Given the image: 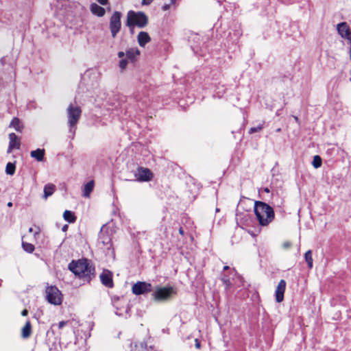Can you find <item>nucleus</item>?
Listing matches in <instances>:
<instances>
[{
	"label": "nucleus",
	"instance_id": "nucleus-1",
	"mask_svg": "<svg viewBox=\"0 0 351 351\" xmlns=\"http://www.w3.org/2000/svg\"><path fill=\"white\" fill-rule=\"evenodd\" d=\"M68 269L75 277L88 283L96 277L95 267L87 258L72 260L69 263Z\"/></svg>",
	"mask_w": 351,
	"mask_h": 351
},
{
	"label": "nucleus",
	"instance_id": "nucleus-2",
	"mask_svg": "<svg viewBox=\"0 0 351 351\" xmlns=\"http://www.w3.org/2000/svg\"><path fill=\"white\" fill-rule=\"evenodd\" d=\"M254 212L261 226H268L275 218L274 208L265 202L255 201Z\"/></svg>",
	"mask_w": 351,
	"mask_h": 351
},
{
	"label": "nucleus",
	"instance_id": "nucleus-3",
	"mask_svg": "<svg viewBox=\"0 0 351 351\" xmlns=\"http://www.w3.org/2000/svg\"><path fill=\"white\" fill-rule=\"evenodd\" d=\"M176 293V289L173 287L157 285L152 291V300L157 303H164L171 300Z\"/></svg>",
	"mask_w": 351,
	"mask_h": 351
},
{
	"label": "nucleus",
	"instance_id": "nucleus-4",
	"mask_svg": "<svg viewBox=\"0 0 351 351\" xmlns=\"http://www.w3.org/2000/svg\"><path fill=\"white\" fill-rule=\"evenodd\" d=\"M82 110L80 106H74L71 104L67 108V116H68V125H69V133L71 134L69 137L71 139L74 138L75 132L77 130L76 125L79 121L81 117Z\"/></svg>",
	"mask_w": 351,
	"mask_h": 351
},
{
	"label": "nucleus",
	"instance_id": "nucleus-5",
	"mask_svg": "<svg viewBox=\"0 0 351 351\" xmlns=\"http://www.w3.org/2000/svg\"><path fill=\"white\" fill-rule=\"evenodd\" d=\"M47 301L53 305H60L62 302V294L55 285H48L45 289Z\"/></svg>",
	"mask_w": 351,
	"mask_h": 351
},
{
	"label": "nucleus",
	"instance_id": "nucleus-6",
	"mask_svg": "<svg viewBox=\"0 0 351 351\" xmlns=\"http://www.w3.org/2000/svg\"><path fill=\"white\" fill-rule=\"evenodd\" d=\"M127 18L139 28L145 27L149 23L148 16L142 11L135 12L130 10L127 13Z\"/></svg>",
	"mask_w": 351,
	"mask_h": 351
},
{
	"label": "nucleus",
	"instance_id": "nucleus-7",
	"mask_svg": "<svg viewBox=\"0 0 351 351\" xmlns=\"http://www.w3.org/2000/svg\"><path fill=\"white\" fill-rule=\"evenodd\" d=\"M122 13L119 11H114L110 18L109 27L112 38H115L121 28V19Z\"/></svg>",
	"mask_w": 351,
	"mask_h": 351
},
{
	"label": "nucleus",
	"instance_id": "nucleus-8",
	"mask_svg": "<svg viewBox=\"0 0 351 351\" xmlns=\"http://www.w3.org/2000/svg\"><path fill=\"white\" fill-rule=\"evenodd\" d=\"M104 226L105 225H104L101 227V230L99 232L98 241L99 243L102 244L104 247L106 248V250H107V254L111 252V254L114 256L115 253L114 249L112 248V243L110 234H109L108 232L103 231V228Z\"/></svg>",
	"mask_w": 351,
	"mask_h": 351
},
{
	"label": "nucleus",
	"instance_id": "nucleus-9",
	"mask_svg": "<svg viewBox=\"0 0 351 351\" xmlns=\"http://www.w3.org/2000/svg\"><path fill=\"white\" fill-rule=\"evenodd\" d=\"M152 291V285L145 281H138L132 287V292L136 295H145Z\"/></svg>",
	"mask_w": 351,
	"mask_h": 351
},
{
	"label": "nucleus",
	"instance_id": "nucleus-10",
	"mask_svg": "<svg viewBox=\"0 0 351 351\" xmlns=\"http://www.w3.org/2000/svg\"><path fill=\"white\" fill-rule=\"evenodd\" d=\"M137 180L140 182H149L153 178L152 171L148 168L138 167L137 171L134 174Z\"/></svg>",
	"mask_w": 351,
	"mask_h": 351
},
{
	"label": "nucleus",
	"instance_id": "nucleus-11",
	"mask_svg": "<svg viewBox=\"0 0 351 351\" xmlns=\"http://www.w3.org/2000/svg\"><path fill=\"white\" fill-rule=\"evenodd\" d=\"M112 278V272L107 269H104L101 274L99 276L101 284L108 288H112L114 287V282Z\"/></svg>",
	"mask_w": 351,
	"mask_h": 351
},
{
	"label": "nucleus",
	"instance_id": "nucleus-12",
	"mask_svg": "<svg viewBox=\"0 0 351 351\" xmlns=\"http://www.w3.org/2000/svg\"><path fill=\"white\" fill-rule=\"evenodd\" d=\"M337 30L340 36L350 41L351 46V30L346 22H341L337 25Z\"/></svg>",
	"mask_w": 351,
	"mask_h": 351
},
{
	"label": "nucleus",
	"instance_id": "nucleus-13",
	"mask_svg": "<svg viewBox=\"0 0 351 351\" xmlns=\"http://www.w3.org/2000/svg\"><path fill=\"white\" fill-rule=\"evenodd\" d=\"M287 282L282 279L278 282L275 291V299L276 302L280 303L284 300V294L286 289Z\"/></svg>",
	"mask_w": 351,
	"mask_h": 351
},
{
	"label": "nucleus",
	"instance_id": "nucleus-14",
	"mask_svg": "<svg viewBox=\"0 0 351 351\" xmlns=\"http://www.w3.org/2000/svg\"><path fill=\"white\" fill-rule=\"evenodd\" d=\"M90 10L93 15L98 17H102L106 14L105 8L101 5H99L96 3H92L90 5Z\"/></svg>",
	"mask_w": 351,
	"mask_h": 351
},
{
	"label": "nucleus",
	"instance_id": "nucleus-15",
	"mask_svg": "<svg viewBox=\"0 0 351 351\" xmlns=\"http://www.w3.org/2000/svg\"><path fill=\"white\" fill-rule=\"evenodd\" d=\"M137 41L140 47H144L151 41V37L147 32H140L137 36Z\"/></svg>",
	"mask_w": 351,
	"mask_h": 351
},
{
	"label": "nucleus",
	"instance_id": "nucleus-16",
	"mask_svg": "<svg viewBox=\"0 0 351 351\" xmlns=\"http://www.w3.org/2000/svg\"><path fill=\"white\" fill-rule=\"evenodd\" d=\"M45 154V149L37 148L36 149L30 152V156L38 162H42L44 160Z\"/></svg>",
	"mask_w": 351,
	"mask_h": 351
},
{
	"label": "nucleus",
	"instance_id": "nucleus-17",
	"mask_svg": "<svg viewBox=\"0 0 351 351\" xmlns=\"http://www.w3.org/2000/svg\"><path fill=\"white\" fill-rule=\"evenodd\" d=\"M141 53L138 48H130L125 51L126 58L129 61L134 62L136 60V56Z\"/></svg>",
	"mask_w": 351,
	"mask_h": 351
},
{
	"label": "nucleus",
	"instance_id": "nucleus-18",
	"mask_svg": "<svg viewBox=\"0 0 351 351\" xmlns=\"http://www.w3.org/2000/svg\"><path fill=\"white\" fill-rule=\"evenodd\" d=\"M128 231L130 234L133 241L136 243L138 245H139L138 240L145 234V232L144 231H136L134 228H132L130 227L128 228Z\"/></svg>",
	"mask_w": 351,
	"mask_h": 351
},
{
	"label": "nucleus",
	"instance_id": "nucleus-19",
	"mask_svg": "<svg viewBox=\"0 0 351 351\" xmlns=\"http://www.w3.org/2000/svg\"><path fill=\"white\" fill-rule=\"evenodd\" d=\"M9 145L14 149H19L21 147V142L18 136L14 133H10L9 134Z\"/></svg>",
	"mask_w": 351,
	"mask_h": 351
},
{
	"label": "nucleus",
	"instance_id": "nucleus-20",
	"mask_svg": "<svg viewBox=\"0 0 351 351\" xmlns=\"http://www.w3.org/2000/svg\"><path fill=\"white\" fill-rule=\"evenodd\" d=\"M63 219L69 223H73L77 220V217L74 212L65 210L63 213Z\"/></svg>",
	"mask_w": 351,
	"mask_h": 351
},
{
	"label": "nucleus",
	"instance_id": "nucleus-21",
	"mask_svg": "<svg viewBox=\"0 0 351 351\" xmlns=\"http://www.w3.org/2000/svg\"><path fill=\"white\" fill-rule=\"evenodd\" d=\"M32 334V325L29 320H27L25 326L21 329V337L23 339H27Z\"/></svg>",
	"mask_w": 351,
	"mask_h": 351
},
{
	"label": "nucleus",
	"instance_id": "nucleus-22",
	"mask_svg": "<svg viewBox=\"0 0 351 351\" xmlns=\"http://www.w3.org/2000/svg\"><path fill=\"white\" fill-rule=\"evenodd\" d=\"M56 190V186L53 184H47L44 186V198L47 199L48 197L53 195Z\"/></svg>",
	"mask_w": 351,
	"mask_h": 351
},
{
	"label": "nucleus",
	"instance_id": "nucleus-23",
	"mask_svg": "<svg viewBox=\"0 0 351 351\" xmlns=\"http://www.w3.org/2000/svg\"><path fill=\"white\" fill-rule=\"evenodd\" d=\"M94 185V181L90 180L84 186L83 195L84 197H88L90 196V193L93 191Z\"/></svg>",
	"mask_w": 351,
	"mask_h": 351
},
{
	"label": "nucleus",
	"instance_id": "nucleus-24",
	"mask_svg": "<svg viewBox=\"0 0 351 351\" xmlns=\"http://www.w3.org/2000/svg\"><path fill=\"white\" fill-rule=\"evenodd\" d=\"M274 80H278L284 83L285 82L286 80L292 81L293 75L289 72L287 71L285 73H279L278 76H276L274 77Z\"/></svg>",
	"mask_w": 351,
	"mask_h": 351
},
{
	"label": "nucleus",
	"instance_id": "nucleus-25",
	"mask_svg": "<svg viewBox=\"0 0 351 351\" xmlns=\"http://www.w3.org/2000/svg\"><path fill=\"white\" fill-rule=\"evenodd\" d=\"M10 127H12L16 132H21L23 126L21 125V121L18 117H14L10 123Z\"/></svg>",
	"mask_w": 351,
	"mask_h": 351
},
{
	"label": "nucleus",
	"instance_id": "nucleus-26",
	"mask_svg": "<svg viewBox=\"0 0 351 351\" xmlns=\"http://www.w3.org/2000/svg\"><path fill=\"white\" fill-rule=\"evenodd\" d=\"M5 173L9 176H13L16 171V162L7 163L5 167Z\"/></svg>",
	"mask_w": 351,
	"mask_h": 351
},
{
	"label": "nucleus",
	"instance_id": "nucleus-27",
	"mask_svg": "<svg viewBox=\"0 0 351 351\" xmlns=\"http://www.w3.org/2000/svg\"><path fill=\"white\" fill-rule=\"evenodd\" d=\"M132 351H149L145 342L135 343Z\"/></svg>",
	"mask_w": 351,
	"mask_h": 351
},
{
	"label": "nucleus",
	"instance_id": "nucleus-28",
	"mask_svg": "<svg viewBox=\"0 0 351 351\" xmlns=\"http://www.w3.org/2000/svg\"><path fill=\"white\" fill-rule=\"evenodd\" d=\"M304 259L307 263L308 267L309 269H312L313 265V261L312 258V251L311 250H308L305 252Z\"/></svg>",
	"mask_w": 351,
	"mask_h": 351
},
{
	"label": "nucleus",
	"instance_id": "nucleus-29",
	"mask_svg": "<svg viewBox=\"0 0 351 351\" xmlns=\"http://www.w3.org/2000/svg\"><path fill=\"white\" fill-rule=\"evenodd\" d=\"M311 164L315 169L321 167L322 165V159L321 156L319 155L314 156Z\"/></svg>",
	"mask_w": 351,
	"mask_h": 351
},
{
	"label": "nucleus",
	"instance_id": "nucleus-30",
	"mask_svg": "<svg viewBox=\"0 0 351 351\" xmlns=\"http://www.w3.org/2000/svg\"><path fill=\"white\" fill-rule=\"evenodd\" d=\"M22 247L27 253H32L35 250V246L33 244L25 241L22 242Z\"/></svg>",
	"mask_w": 351,
	"mask_h": 351
},
{
	"label": "nucleus",
	"instance_id": "nucleus-31",
	"mask_svg": "<svg viewBox=\"0 0 351 351\" xmlns=\"http://www.w3.org/2000/svg\"><path fill=\"white\" fill-rule=\"evenodd\" d=\"M221 280L223 285L225 286V289L226 290L229 289L231 287L232 283L230 282V278L227 275L223 274Z\"/></svg>",
	"mask_w": 351,
	"mask_h": 351
},
{
	"label": "nucleus",
	"instance_id": "nucleus-32",
	"mask_svg": "<svg viewBox=\"0 0 351 351\" xmlns=\"http://www.w3.org/2000/svg\"><path fill=\"white\" fill-rule=\"evenodd\" d=\"M120 300V298L119 296H116L114 295V297L112 298V305L117 308V311L115 312V314L117 315H121L122 313H119V308L116 306V303Z\"/></svg>",
	"mask_w": 351,
	"mask_h": 351
},
{
	"label": "nucleus",
	"instance_id": "nucleus-33",
	"mask_svg": "<svg viewBox=\"0 0 351 351\" xmlns=\"http://www.w3.org/2000/svg\"><path fill=\"white\" fill-rule=\"evenodd\" d=\"M125 25L129 27L130 34H133L134 28L135 27H136V25H134L133 22L129 20L128 18H126Z\"/></svg>",
	"mask_w": 351,
	"mask_h": 351
},
{
	"label": "nucleus",
	"instance_id": "nucleus-34",
	"mask_svg": "<svg viewBox=\"0 0 351 351\" xmlns=\"http://www.w3.org/2000/svg\"><path fill=\"white\" fill-rule=\"evenodd\" d=\"M128 59L127 58H122L120 60L119 62V66L121 68V70H123L126 68L128 64Z\"/></svg>",
	"mask_w": 351,
	"mask_h": 351
},
{
	"label": "nucleus",
	"instance_id": "nucleus-35",
	"mask_svg": "<svg viewBox=\"0 0 351 351\" xmlns=\"http://www.w3.org/2000/svg\"><path fill=\"white\" fill-rule=\"evenodd\" d=\"M263 128V125H258L257 127L251 128L248 132H249V134H254L255 132L262 130Z\"/></svg>",
	"mask_w": 351,
	"mask_h": 351
},
{
	"label": "nucleus",
	"instance_id": "nucleus-36",
	"mask_svg": "<svg viewBox=\"0 0 351 351\" xmlns=\"http://www.w3.org/2000/svg\"><path fill=\"white\" fill-rule=\"evenodd\" d=\"M292 245V243L290 241H285L282 243V247L283 249H289V247H291V246Z\"/></svg>",
	"mask_w": 351,
	"mask_h": 351
},
{
	"label": "nucleus",
	"instance_id": "nucleus-37",
	"mask_svg": "<svg viewBox=\"0 0 351 351\" xmlns=\"http://www.w3.org/2000/svg\"><path fill=\"white\" fill-rule=\"evenodd\" d=\"M241 34L242 33L239 29L234 30V35L236 36L235 40H237Z\"/></svg>",
	"mask_w": 351,
	"mask_h": 351
},
{
	"label": "nucleus",
	"instance_id": "nucleus-38",
	"mask_svg": "<svg viewBox=\"0 0 351 351\" xmlns=\"http://www.w3.org/2000/svg\"><path fill=\"white\" fill-rule=\"evenodd\" d=\"M154 0H142L141 4L143 5H149Z\"/></svg>",
	"mask_w": 351,
	"mask_h": 351
},
{
	"label": "nucleus",
	"instance_id": "nucleus-39",
	"mask_svg": "<svg viewBox=\"0 0 351 351\" xmlns=\"http://www.w3.org/2000/svg\"><path fill=\"white\" fill-rule=\"evenodd\" d=\"M97 1L102 5H106L109 3L108 0H97Z\"/></svg>",
	"mask_w": 351,
	"mask_h": 351
},
{
	"label": "nucleus",
	"instance_id": "nucleus-40",
	"mask_svg": "<svg viewBox=\"0 0 351 351\" xmlns=\"http://www.w3.org/2000/svg\"><path fill=\"white\" fill-rule=\"evenodd\" d=\"M170 5L171 4H167V3L164 4L162 5V10L163 11H167V10H169L170 9Z\"/></svg>",
	"mask_w": 351,
	"mask_h": 351
},
{
	"label": "nucleus",
	"instance_id": "nucleus-41",
	"mask_svg": "<svg viewBox=\"0 0 351 351\" xmlns=\"http://www.w3.org/2000/svg\"><path fill=\"white\" fill-rule=\"evenodd\" d=\"M195 348L197 349H199L201 348V343L199 342V341L197 339H196L195 340Z\"/></svg>",
	"mask_w": 351,
	"mask_h": 351
},
{
	"label": "nucleus",
	"instance_id": "nucleus-42",
	"mask_svg": "<svg viewBox=\"0 0 351 351\" xmlns=\"http://www.w3.org/2000/svg\"><path fill=\"white\" fill-rule=\"evenodd\" d=\"M117 56L119 58L122 59L124 58L125 53H124L123 51H119Z\"/></svg>",
	"mask_w": 351,
	"mask_h": 351
},
{
	"label": "nucleus",
	"instance_id": "nucleus-43",
	"mask_svg": "<svg viewBox=\"0 0 351 351\" xmlns=\"http://www.w3.org/2000/svg\"><path fill=\"white\" fill-rule=\"evenodd\" d=\"M66 322H64V321H61L59 322L58 324V327L59 328H62L64 326H65L66 324Z\"/></svg>",
	"mask_w": 351,
	"mask_h": 351
},
{
	"label": "nucleus",
	"instance_id": "nucleus-44",
	"mask_svg": "<svg viewBox=\"0 0 351 351\" xmlns=\"http://www.w3.org/2000/svg\"><path fill=\"white\" fill-rule=\"evenodd\" d=\"M28 315V311L27 309L25 308L21 311V315L22 316H27Z\"/></svg>",
	"mask_w": 351,
	"mask_h": 351
},
{
	"label": "nucleus",
	"instance_id": "nucleus-45",
	"mask_svg": "<svg viewBox=\"0 0 351 351\" xmlns=\"http://www.w3.org/2000/svg\"><path fill=\"white\" fill-rule=\"evenodd\" d=\"M69 228V226L67 224H64L62 228V232H66Z\"/></svg>",
	"mask_w": 351,
	"mask_h": 351
},
{
	"label": "nucleus",
	"instance_id": "nucleus-46",
	"mask_svg": "<svg viewBox=\"0 0 351 351\" xmlns=\"http://www.w3.org/2000/svg\"><path fill=\"white\" fill-rule=\"evenodd\" d=\"M14 148L12 147V146H10V145H8V150H7V153L8 154H10L12 152V149H14Z\"/></svg>",
	"mask_w": 351,
	"mask_h": 351
},
{
	"label": "nucleus",
	"instance_id": "nucleus-47",
	"mask_svg": "<svg viewBox=\"0 0 351 351\" xmlns=\"http://www.w3.org/2000/svg\"><path fill=\"white\" fill-rule=\"evenodd\" d=\"M179 233L182 236L184 234V231L182 227H180L179 228Z\"/></svg>",
	"mask_w": 351,
	"mask_h": 351
},
{
	"label": "nucleus",
	"instance_id": "nucleus-48",
	"mask_svg": "<svg viewBox=\"0 0 351 351\" xmlns=\"http://www.w3.org/2000/svg\"><path fill=\"white\" fill-rule=\"evenodd\" d=\"M293 117L294 118L295 121L296 123H298V124H300V119H299V118L298 117H296V116H293Z\"/></svg>",
	"mask_w": 351,
	"mask_h": 351
},
{
	"label": "nucleus",
	"instance_id": "nucleus-49",
	"mask_svg": "<svg viewBox=\"0 0 351 351\" xmlns=\"http://www.w3.org/2000/svg\"><path fill=\"white\" fill-rule=\"evenodd\" d=\"M263 191L267 193L270 192L269 189L268 187L263 188Z\"/></svg>",
	"mask_w": 351,
	"mask_h": 351
},
{
	"label": "nucleus",
	"instance_id": "nucleus-50",
	"mask_svg": "<svg viewBox=\"0 0 351 351\" xmlns=\"http://www.w3.org/2000/svg\"><path fill=\"white\" fill-rule=\"evenodd\" d=\"M40 230L39 227H37V231H36L34 232V235L38 234L40 233Z\"/></svg>",
	"mask_w": 351,
	"mask_h": 351
},
{
	"label": "nucleus",
	"instance_id": "nucleus-51",
	"mask_svg": "<svg viewBox=\"0 0 351 351\" xmlns=\"http://www.w3.org/2000/svg\"><path fill=\"white\" fill-rule=\"evenodd\" d=\"M176 0H170V4L174 5L176 3Z\"/></svg>",
	"mask_w": 351,
	"mask_h": 351
},
{
	"label": "nucleus",
	"instance_id": "nucleus-52",
	"mask_svg": "<svg viewBox=\"0 0 351 351\" xmlns=\"http://www.w3.org/2000/svg\"><path fill=\"white\" fill-rule=\"evenodd\" d=\"M12 205H13V204H12V202H9L8 203V204H7V206H8V207H12Z\"/></svg>",
	"mask_w": 351,
	"mask_h": 351
},
{
	"label": "nucleus",
	"instance_id": "nucleus-53",
	"mask_svg": "<svg viewBox=\"0 0 351 351\" xmlns=\"http://www.w3.org/2000/svg\"><path fill=\"white\" fill-rule=\"evenodd\" d=\"M230 269V267H229V266H228V265H226V266H224V267H223V269L225 271V270H228V269Z\"/></svg>",
	"mask_w": 351,
	"mask_h": 351
},
{
	"label": "nucleus",
	"instance_id": "nucleus-54",
	"mask_svg": "<svg viewBox=\"0 0 351 351\" xmlns=\"http://www.w3.org/2000/svg\"><path fill=\"white\" fill-rule=\"evenodd\" d=\"M247 218H250V215L246 214V215H244V218H247Z\"/></svg>",
	"mask_w": 351,
	"mask_h": 351
},
{
	"label": "nucleus",
	"instance_id": "nucleus-55",
	"mask_svg": "<svg viewBox=\"0 0 351 351\" xmlns=\"http://www.w3.org/2000/svg\"><path fill=\"white\" fill-rule=\"evenodd\" d=\"M28 232H33V228H29Z\"/></svg>",
	"mask_w": 351,
	"mask_h": 351
},
{
	"label": "nucleus",
	"instance_id": "nucleus-56",
	"mask_svg": "<svg viewBox=\"0 0 351 351\" xmlns=\"http://www.w3.org/2000/svg\"><path fill=\"white\" fill-rule=\"evenodd\" d=\"M241 215H242V214H241V213H240V214H239V213H238V211L237 212L236 215H237V217H239V216H241Z\"/></svg>",
	"mask_w": 351,
	"mask_h": 351
},
{
	"label": "nucleus",
	"instance_id": "nucleus-57",
	"mask_svg": "<svg viewBox=\"0 0 351 351\" xmlns=\"http://www.w3.org/2000/svg\"><path fill=\"white\" fill-rule=\"evenodd\" d=\"M276 131L277 132H280L281 131V129H280V128H278V129H276Z\"/></svg>",
	"mask_w": 351,
	"mask_h": 351
},
{
	"label": "nucleus",
	"instance_id": "nucleus-58",
	"mask_svg": "<svg viewBox=\"0 0 351 351\" xmlns=\"http://www.w3.org/2000/svg\"><path fill=\"white\" fill-rule=\"evenodd\" d=\"M219 208H217L215 209V212H216V213H217V212H219Z\"/></svg>",
	"mask_w": 351,
	"mask_h": 351
},
{
	"label": "nucleus",
	"instance_id": "nucleus-59",
	"mask_svg": "<svg viewBox=\"0 0 351 351\" xmlns=\"http://www.w3.org/2000/svg\"><path fill=\"white\" fill-rule=\"evenodd\" d=\"M129 310H130V308H128L125 310V312H126V313H128Z\"/></svg>",
	"mask_w": 351,
	"mask_h": 351
},
{
	"label": "nucleus",
	"instance_id": "nucleus-60",
	"mask_svg": "<svg viewBox=\"0 0 351 351\" xmlns=\"http://www.w3.org/2000/svg\"><path fill=\"white\" fill-rule=\"evenodd\" d=\"M279 111H280V110H278L277 111V112H276V114H277L278 115H279V114H280V112H279Z\"/></svg>",
	"mask_w": 351,
	"mask_h": 351
},
{
	"label": "nucleus",
	"instance_id": "nucleus-61",
	"mask_svg": "<svg viewBox=\"0 0 351 351\" xmlns=\"http://www.w3.org/2000/svg\"><path fill=\"white\" fill-rule=\"evenodd\" d=\"M50 351H53V348L51 347L49 348Z\"/></svg>",
	"mask_w": 351,
	"mask_h": 351
}]
</instances>
